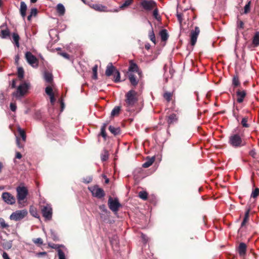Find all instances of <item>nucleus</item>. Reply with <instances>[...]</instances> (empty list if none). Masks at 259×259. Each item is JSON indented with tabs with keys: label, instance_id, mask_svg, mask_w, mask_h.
Listing matches in <instances>:
<instances>
[{
	"label": "nucleus",
	"instance_id": "f257e3e1",
	"mask_svg": "<svg viewBox=\"0 0 259 259\" xmlns=\"http://www.w3.org/2000/svg\"><path fill=\"white\" fill-rule=\"evenodd\" d=\"M228 144L234 148H239L246 145L244 130L240 127L234 129L228 138Z\"/></svg>",
	"mask_w": 259,
	"mask_h": 259
},
{
	"label": "nucleus",
	"instance_id": "f03ea898",
	"mask_svg": "<svg viewBox=\"0 0 259 259\" xmlns=\"http://www.w3.org/2000/svg\"><path fill=\"white\" fill-rule=\"evenodd\" d=\"M138 101V93L134 90H131L125 95L124 106L125 110L129 112L135 111V107Z\"/></svg>",
	"mask_w": 259,
	"mask_h": 259
},
{
	"label": "nucleus",
	"instance_id": "7ed1b4c3",
	"mask_svg": "<svg viewBox=\"0 0 259 259\" xmlns=\"http://www.w3.org/2000/svg\"><path fill=\"white\" fill-rule=\"evenodd\" d=\"M17 197L19 203L24 202L28 194V191L26 187L24 186H18L16 188Z\"/></svg>",
	"mask_w": 259,
	"mask_h": 259
},
{
	"label": "nucleus",
	"instance_id": "20e7f679",
	"mask_svg": "<svg viewBox=\"0 0 259 259\" xmlns=\"http://www.w3.org/2000/svg\"><path fill=\"white\" fill-rule=\"evenodd\" d=\"M108 207L113 212H117L119 208L121 207V204L119 203L118 198L113 199L110 196L108 200Z\"/></svg>",
	"mask_w": 259,
	"mask_h": 259
},
{
	"label": "nucleus",
	"instance_id": "39448f33",
	"mask_svg": "<svg viewBox=\"0 0 259 259\" xmlns=\"http://www.w3.org/2000/svg\"><path fill=\"white\" fill-rule=\"evenodd\" d=\"M141 7L146 12H150L157 6L154 0H143L140 3Z\"/></svg>",
	"mask_w": 259,
	"mask_h": 259
},
{
	"label": "nucleus",
	"instance_id": "423d86ee",
	"mask_svg": "<svg viewBox=\"0 0 259 259\" xmlns=\"http://www.w3.org/2000/svg\"><path fill=\"white\" fill-rule=\"evenodd\" d=\"M27 214V210L25 209L16 210L11 214L10 219L15 221H20L24 219Z\"/></svg>",
	"mask_w": 259,
	"mask_h": 259
},
{
	"label": "nucleus",
	"instance_id": "0eeeda50",
	"mask_svg": "<svg viewBox=\"0 0 259 259\" xmlns=\"http://www.w3.org/2000/svg\"><path fill=\"white\" fill-rule=\"evenodd\" d=\"M28 85L26 83H23L19 85L16 92L13 93V96L16 97L23 96L27 92Z\"/></svg>",
	"mask_w": 259,
	"mask_h": 259
},
{
	"label": "nucleus",
	"instance_id": "6e6552de",
	"mask_svg": "<svg viewBox=\"0 0 259 259\" xmlns=\"http://www.w3.org/2000/svg\"><path fill=\"white\" fill-rule=\"evenodd\" d=\"M89 189L91 191L93 196L99 199L103 198L105 195L104 190L99 188L97 185L94 186Z\"/></svg>",
	"mask_w": 259,
	"mask_h": 259
},
{
	"label": "nucleus",
	"instance_id": "1a4fd4ad",
	"mask_svg": "<svg viewBox=\"0 0 259 259\" xmlns=\"http://www.w3.org/2000/svg\"><path fill=\"white\" fill-rule=\"evenodd\" d=\"M25 58L28 63L33 67L38 66V60L31 52H27L25 53Z\"/></svg>",
	"mask_w": 259,
	"mask_h": 259
},
{
	"label": "nucleus",
	"instance_id": "9d476101",
	"mask_svg": "<svg viewBox=\"0 0 259 259\" xmlns=\"http://www.w3.org/2000/svg\"><path fill=\"white\" fill-rule=\"evenodd\" d=\"M42 216L46 220L50 221L52 219L53 210L52 208L49 205L43 206L41 209Z\"/></svg>",
	"mask_w": 259,
	"mask_h": 259
},
{
	"label": "nucleus",
	"instance_id": "9b49d317",
	"mask_svg": "<svg viewBox=\"0 0 259 259\" xmlns=\"http://www.w3.org/2000/svg\"><path fill=\"white\" fill-rule=\"evenodd\" d=\"M2 197L3 200L9 204H13L15 203L16 200L14 196L9 192H4Z\"/></svg>",
	"mask_w": 259,
	"mask_h": 259
},
{
	"label": "nucleus",
	"instance_id": "f8f14e48",
	"mask_svg": "<svg viewBox=\"0 0 259 259\" xmlns=\"http://www.w3.org/2000/svg\"><path fill=\"white\" fill-rule=\"evenodd\" d=\"M200 31V29L198 26H196L194 30H191L190 43L192 46H194L196 44Z\"/></svg>",
	"mask_w": 259,
	"mask_h": 259
},
{
	"label": "nucleus",
	"instance_id": "ddd939ff",
	"mask_svg": "<svg viewBox=\"0 0 259 259\" xmlns=\"http://www.w3.org/2000/svg\"><path fill=\"white\" fill-rule=\"evenodd\" d=\"M236 101L238 103H242L246 96V91L244 90L238 89L236 92Z\"/></svg>",
	"mask_w": 259,
	"mask_h": 259
},
{
	"label": "nucleus",
	"instance_id": "4468645a",
	"mask_svg": "<svg viewBox=\"0 0 259 259\" xmlns=\"http://www.w3.org/2000/svg\"><path fill=\"white\" fill-rule=\"evenodd\" d=\"M130 66L128 67V72L133 73L134 72H137L139 75H141L142 72L140 70L138 65L135 63L133 60H130Z\"/></svg>",
	"mask_w": 259,
	"mask_h": 259
},
{
	"label": "nucleus",
	"instance_id": "2eb2a0df",
	"mask_svg": "<svg viewBox=\"0 0 259 259\" xmlns=\"http://www.w3.org/2000/svg\"><path fill=\"white\" fill-rule=\"evenodd\" d=\"M259 46V31H256L252 38L250 45L248 47L249 48H256Z\"/></svg>",
	"mask_w": 259,
	"mask_h": 259
},
{
	"label": "nucleus",
	"instance_id": "dca6fc26",
	"mask_svg": "<svg viewBox=\"0 0 259 259\" xmlns=\"http://www.w3.org/2000/svg\"><path fill=\"white\" fill-rule=\"evenodd\" d=\"M46 93L49 96L50 98V102L52 104H54L56 101V99L55 98L54 93L53 92V88L52 86L48 85L45 89Z\"/></svg>",
	"mask_w": 259,
	"mask_h": 259
},
{
	"label": "nucleus",
	"instance_id": "f3484780",
	"mask_svg": "<svg viewBox=\"0 0 259 259\" xmlns=\"http://www.w3.org/2000/svg\"><path fill=\"white\" fill-rule=\"evenodd\" d=\"M116 68L113 65L112 63H109L106 67L105 75L107 76H110L115 73Z\"/></svg>",
	"mask_w": 259,
	"mask_h": 259
},
{
	"label": "nucleus",
	"instance_id": "a211bd4d",
	"mask_svg": "<svg viewBox=\"0 0 259 259\" xmlns=\"http://www.w3.org/2000/svg\"><path fill=\"white\" fill-rule=\"evenodd\" d=\"M44 78L47 82L53 85V76L51 73L47 71H45Z\"/></svg>",
	"mask_w": 259,
	"mask_h": 259
},
{
	"label": "nucleus",
	"instance_id": "6ab92c4d",
	"mask_svg": "<svg viewBox=\"0 0 259 259\" xmlns=\"http://www.w3.org/2000/svg\"><path fill=\"white\" fill-rule=\"evenodd\" d=\"M128 79L130 80V83L134 87L137 86L139 82L138 79L136 76L132 72H127Z\"/></svg>",
	"mask_w": 259,
	"mask_h": 259
},
{
	"label": "nucleus",
	"instance_id": "aec40b11",
	"mask_svg": "<svg viewBox=\"0 0 259 259\" xmlns=\"http://www.w3.org/2000/svg\"><path fill=\"white\" fill-rule=\"evenodd\" d=\"M27 9V5L24 2L20 3V8L19 9L21 16L23 19H25L26 15V11Z\"/></svg>",
	"mask_w": 259,
	"mask_h": 259
},
{
	"label": "nucleus",
	"instance_id": "412c9836",
	"mask_svg": "<svg viewBox=\"0 0 259 259\" xmlns=\"http://www.w3.org/2000/svg\"><path fill=\"white\" fill-rule=\"evenodd\" d=\"M232 86L233 87V91H235V88H239L241 87V83L239 80L238 75L237 74L234 75L233 77Z\"/></svg>",
	"mask_w": 259,
	"mask_h": 259
},
{
	"label": "nucleus",
	"instance_id": "4be33fe9",
	"mask_svg": "<svg viewBox=\"0 0 259 259\" xmlns=\"http://www.w3.org/2000/svg\"><path fill=\"white\" fill-rule=\"evenodd\" d=\"M168 126L176 122L178 120V118L176 114L172 113L167 116L166 118Z\"/></svg>",
	"mask_w": 259,
	"mask_h": 259
},
{
	"label": "nucleus",
	"instance_id": "5701e85b",
	"mask_svg": "<svg viewBox=\"0 0 259 259\" xmlns=\"http://www.w3.org/2000/svg\"><path fill=\"white\" fill-rule=\"evenodd\" d=\"M246 245L244 243H240L238 247V253L240 256H244L246 252Z\"/></svg>",
	"mask_w": 259,
	"mask_h": 259
},
{
	"label": "nucleus",
	"instance_id": "b1692460",
	"mask_svg": "<svg viewBox=\"0 0 259 259\" xmlns=\"http://www.w3.org/2000/svg\"><path fill=\"white\" fill-rule=\"evenodd\" d=\"M3 26L0 27V36L2 38H6L8 37H10V32L8 28L3 29Z\"/></svg>",
	"mask_w": 259,
	"mask_h": 259
},
{
	"label": "nucleus",
	"instance_id": "393cba45",
	"mask_svg": "<svg viewBox=\"0 0 259 259\" xmlns=\"http://www.w3.org/2000/svg\"><path fill=\"white\" fill-rule=\"evenodd\" d=\"M159 35L160 36L162 41H165L167 40L168 38V34L167 30L163 29L159 32Z\"/></svg>",
	"mask_w": 259,
	"mask_h": 259
},
{
	"label": "nucleus",
	"instance_id": "a878e982",
	"mask_svg": "<svg viewBox=\"0 0 259 259\" xmlns=\"http://www.w3.org/2000/svg\"><path fill=\"white\" fill-rule=\"evenodd\" d=\"M134 3V0H125L123 3L120 5L119 9L123 10L127 8Z\"/></svg>",
	"mask_w": 259,
	"mask_h": 259
},
{
	"label": "nucleus",
	"instance_id": "bb28decb",
	"mask_svg": "<svg viewBox=\"0 0 259 259\" xmlns=\"http://www.w3.org/2000/svg\"><path fill=\"white\" fill-rule=\"evenodd\" d=\"M173 95V92H165L163 95V97L167 102H169L172 100Z\"/></svg>",
	"mask_w": 259,
	"mask_h": 259
},
{
	"label": "nucleus",
	"instance_id": "cd10ccee",
	"mask_svg": "<svg viewBox=\"0 0 259 259\" xmlns=\"http://www.w3.org/2000/svg\"><path fill=\"white\" fill-rule=\"evenodd\" d=\"M249 120V117L248 116H245L243 118H242L240 124L243 127L245 128H248L250 127V124L248 123V121Z\"/></svg>",
	"mask_w": 259,
	"mask_h": 259
},
{
	"label": "nucleus",
	"instance_id": "c85d7f7f",
	"mask_svg": "<svg viewBox=\"0 0 259 259\" xmlns=\"http://www.w3.org/2000/svg\"><path fill=\"white\" fill-rule=\"evenodd\" d=\"M121 110V107L117 106H115L111 111V116L112 117L117 116L120 113Z\"/></svg>",
	"mask_w": 259,
	"mask_h": 259
},
{
	"label": "nucleus",
	"instance_id": "c756f323",
	"mask_svg": "<svg viewBox=\"0 0 259 259\" xmlns=\"http://www.w3.org/2000/svg\"><path fill=\"white\" fill-rule=\"evenodd\" d=\"M152 10H153V16L154 17V18L156 20H157L158 21H160L161 20V17L159 15V11H158V9L157 8V6L156 7Z\"/></svg>",
	"mask_w": 259,
	"mask_h": 259
},
{
	"label": "nucleus",
	"instance_id": "7c9ffc66",
	"mask_svg": "<svg viewBox=\"0 0 259 259\" xmlns=\"http://www.w3.org/2000/svg\"><path fill=\"white\" fill-rule=\"evenodd\" d=\"M57 11L61 16L63 15L65 12V9L64 6L61 4H59L57 6Z\"/></svg>",
	"mask_w": 259,
	"mask_h": 259
},
{
	"label": "nucleus",
	"instance_id": "2f4dec72",
	"mask_svg": "<svg viewBox=\"0 0 259 259\" xmlns=\"http://www.w3.org/2000/svg\"><path fill=\"white\" fill-rule=\"evenodd\" d=\"M249 212H250V210L249 209L246 211V212L245 213L244 217L243 218V220L241 225V227L245 226L246 225V223L248 221L249 217Z\"/></svg>",
	"mask_w": 259,
	"mask_h": 259
},
{
	"label": "nucleus",
	"instance_id": "473e14b6",
	"mask_svg": "<svg viewBox=\"0 0 259 259\" xmlns=\"http://www.w3.org/2000/svg\"><path fill=\"white\" fill-rule=\"evenodd\" d=\"M109 130L112 134H113L115 136L119 135L120 132V129L119 127H115L112 125L109 126Z\"/></svg>",
	"mask_w": 259,
	"mask_h": 259
},
{
	"label": "nucleus",
	"instance_id": "72a5a7b5",
	"mask_svg": "<svg viewBox=\"0 0 259 259\" xmlns=\"http://www.w3.org/2000/svg\"><path fill=\"white\" fill-rule=\"evenodd\" d=\"M155 160V157H152L150 158H149L147 160V161L143 164V167L144 168H148L150 166Z\"/></svg>",
	"mask_w": 259,
	"mask_h": 259
},
{
	"label": "nucleus",
	"instance_id": "f704fd0d",
	"mask_svg": "<svg viewBox=\"0 0 259 259\" xmlns=\"http://www.w3.org/2000/svg\"><path fill=\"white\" fill-rule=\"evenodd\" d=\"M29 212L33 217L37 218H39V214L35 207L31 206L29 209Z\"/></svg>",
	"mask_w": 259,
	"mask_h": 259
},
{
	"label": "nucleus",
	"instance_id": "c9c22d12",
	"mask_svg": "<svg viewBox=\"0 0 259 259\" xmlns=\"http://www.w3.org/2000/svg\"><path fill=\"white\" fill-rule=\"evenodd\" d=\"M93 7L95 10L100 12L106 11V10L107 9V8L105 6L99 4L94 5Z\"/></svg>",
	"mask_w": 259,
	"mask_h": 259
},
{
	"label": "nucleus",
	"instance_id": "e433bc0d",
	"mask_svg": "<svg viewBox=\"0 0 259 259\" xmlns=\"http://www.w3.org/2000/svg\"><path fill=\"white\" fill-rule=\"evenodd\" d=\"M12 37L14 40V42L15 43L16 46L17 47H19V41L20 39V37L19 35L16 33H13L12 34Z\"/></svg>",
	"mask_w": 259,
	"mask_h": 259
},
{
	"label": "nucleus",
	"instance_id": "4c0bfd02",
	"mask_svg": "<svg viewBox=\"0 0 259 259\" xmlns=\"http://www.w3.org/2000/svg\"><path fill=\"white\" fill-rule=\"evenodd\" d=\"M18 132L20 136L21 137L22 140L24 142H25L26 139V133H25V132L24 131V130H22L20 127H18Z\"/></svg>",
	"mask_w": 259,
	"mask_h": 259
},
{
	"label": "nucleus",
	"instance_id": "58836bf2",
	"mask_svg": "<svg viewBox=\"0 0 259 259\" xmlns=\"http://www.w3.org/2000/svg\"><path fill=\"white\" fill-rule=\"evenodd\" d=\"M149 37L151 41L156 44V38L153 29L149 32Z\"/></svg>",
	"mask_w": 259,
	"mask_h": 259
},
{
	"label": "nucleus",
	"instance_id": "ea45409f",
	"mask_svg": "<svg viewBox=\"0 0 259 259\" xmlns=\"http://www.w3.org/2000/svg\"><path fill=\"white\" fill-rule=\"evenodd\" d=\"M114 75V81L115 82H118L120 81V74L118 70H116L113 74Z\"/></svg>",
	"mask_w": 259,
	"mask_h": 259
},
{
	"label": "nucleus",
	"instance_id": "a19ab883",
	"mask_svg": "<svg viewBox=\"0 0 259 259\" xmlns=\"http://www.w3.org/2000/svg\"><path fill=\"white\" fill-rule=\"evenodd\" d=\"M108 157H109V153H108V151H107L106 150H104V152L103 153H102L101 155V160L103 161H106L108 159Z\"/></svg>",
	"mask_w": 259,
	"mask_h": 259
},
{
	"label": "nucleus",
	"instance_id": "79ce46f5",
	"mask_svg": "<svg viewBox=\"0 0 259 259\" xmlns=\"http://www.w3.org/2000/svg\"><path fill=\"white\" fill-rule=\"evenodd\" d=\"M139 196L143 200H146L148 198V193L146 191H140L139 193Z\"/></svg>",
	"mask_w": 259,
	"mask_h": 259
},
{
	"label": "nucleus",
	"instance_id": "37998d69",
	"mask_svg": "<svg viewBox=\"0 0 259 259\" xmlns=\"http://www.w3.org/2000/svg\"><path fill=\"white\" fill-rule=\"evenodd\" d=\"M24 70L22 67L18 68V77L20 79H22L24 77Z\"/></svg>",
	"mask_w": 259,
	"mask_h": 259
},
{
	"label": "nucleus",
	"instance_id": "c03bdc74",
	"mask_svg": "<svg viewBox=\"0 0 259 259\" xmlns=\"http://www.w3.org/2000/svg\"><path fill=\"white\" fill-rule=\"evenodd\" d=\"M177 17L180 24L181 25L183 20H184V14L183 13H177Z\"/></svg>",
	"mask_w": 259,
	"mask_h": 259
},
{
	"label": "nucleus",
	"instance_id": "a18cd8bd",
	"mask_svg": "<svg viewBox=\"0 0 259 259\" xmlns=\"http://www.w3.org/2000/svg\"><path fill=\"white\" fill-rule=\"evenodd\" d=\"M238 111L239 108L237 107H236V109L233 111V115L238 122L239 121V115L238 114Z\"/></svg>",
	"mask_w": 259,
	"mask_h": 259
},
{
	"label": "nucleus",
	"instance_id": "49530a36",
	"mask_svg": "<svg viewBox=\"0 0 259 259\" xmlns=\"http://www.w3.org/2000/svg\"><path fill=\"white\" fill-rule=\"evenodd\" d=\"M97 70H98V66L97 65H95L93 69H92V70H93V78L94 79H97L98 77H97Z\"/></svg>",
	"mask_w": 259,
	"mask_h": 259
},
{
	"label": "nucleus",
	"instance_id": "de8ad7c7",
	"mask_svg": "<svg viewBox=\"0 0 259 259\" xmlns=\"http://www.w3.org/2000/svg\"><path fill=\"white\" fill-rule=\"evenodd\" d=\"M259 195V188H256L254 190L252 191L251 197L253 198H256Z\"/></svg>",
	"mask_w": 259,
	"mask_h": 259
},
{
	"label": "nucleus",
	"instance_id": "09e8293b",
	"mask_svg": "<svg viewBox=\"0 0 259 259\" xmlns=\"http://www.w3.org/2000/svg\"><path fill=\"white\" fill-rule=\"evenodd\" d=\"M249 155L251 156L253 158L257 159L258 158L257 153L255 149H251L249 152Z\"/></svg>",
	"mask_w": 259,
	"mask_h": 259
},
{
	"label": "nucleus",
	"instance_id": "8fccbe9b",
	"mask_svg": "<svg viewBox=\"0 0 259 259\" xmlns=\"http://www.w3.org/2000/svg\"><path fill=\"white\" fill-rule=\"evenodd\" d=\"M0 227L2 228H7L9 227V225L5 223L4 219L0 218Z\"/></svg>",
	"mask_w": 259,
	"mask_h": 259
},
{
	"label": "nucleus",
	"instance_id": "3c124183",
	"mask_svg": "<svg viewBox=\"0 0 259 259\" xmlns=\"http://www.w3.org/2000/svg\"><path fill=\"white\" fill-rule=\"evenodd\" d=\"M59 259H66L64 252L60 249L58 250Z\"/></svg>",
	"mask_w": 259,
	"mask_h": 259
},
{
	"label": "nucleus",
	"instance_id": "603ef678",
	"mask_svg": "<svg viewBox=\"0 0 259 259\" xmlns=\"http://www.w3.org/2000/svg\"><path fill=\"white\" fill-rule=\"evenodd\" d=\"M250 2H249L244 7V13L245 14H247L250 12Z\"/></svg>",
	"mask_w": 259,
	"mask_h": 259
},
{
	"label": "nucleus",
	"instance_id": "864d4df0",
	"mask_svg": "<svg viewBox=\"0 0 259 259\" xmlns=\"http://www.w3.org/2000/svg\"><path fill=\"white\" fill-rule=\"evenodd\" d=\"M237 28L239 29H243L244 23V22L240 20H238L237 22Z\"/></svg>",
	"mask_w": 259,
	"mask_h": 259
},
{
	"label": "nucleus",
	"instance_id": "5fc2aeb1",
	"mask_svg": "<svg viewBox=\"0 0 259 259\" xmlns=\"http://www.w3.org/2000/svg\"><path fill=\"white\" fill-rule=\"evenodd\" d=\"M33 242L36 244L40 245L42 244L43 241L41 238H37L33 240Z\"/></svg>",
	"mask_w": 259,
	"mask_h": 259
},
{
	"label": "nucleus",
	"instance_id": "6e6d98bb",
	"mask_svg": "<svg viewBox=\"0 0 259 259\" xmlns=\"http://www.w3.org/2000/svg\"><path fill=\"white\" fill-rule=\"evenodd\" d=\"M38 13V10L36 8H32L30 10V14L32 16H36Z\"/></svg>",
	"mask_w": 259,
	"mask_h": 259
},
{
	"label": "nucleus",
	"instance_id": "4d7b16f0",
	"mask_svg": "<svg viewBox=\"0 0 259 259\" xmlns=\"http://www.w3.org/2000/svg\"><path fill=\"white\" fill-rule=\"evenodd\" d=\"M99 136H101L103 137L105 139H106L107 137V134L106 133V130L105 129H101V132L100 134L99 135Z\"/></svg>",
	"mask_w": 259,
	"mask_h": 259
},
{
	"label": "nucleus",
	"instance_id": "13d9d810",
	"mask_svg": "<svg viewBox=\"0 0 259 259\" xmlns=\"http://www.w3.org/2000/svg\"><path fill=\"white\" fill-rule=\"evenodd\" d=\"M10 106V109L12 111L15 112L16 110L17 106L15 103H11Z\"/></svg>",
	"mask_w": 259,
	"mask_h": 259
},
{
	"label": "nucleus",
	"instance_id": "bf43d9fd",
	"mask_svg": "<svg viewBox=\"0 0 259 259\" xmlns=\"http://www.w3.org/2000/svg\"><path fill=\"white\" fill-rule=\"evenodd\" d=\"M59 54L61 56H62V57L65 58V59H69V55L67 53H65V52L59 53Z\"/></svg>",
	"mask_w": 259,
	"mask_h": 259
},
{
	"label": "nucleus",
	"instance_id": "052dcab7",
	"mask_svg": "<svg viewBox=\"0 0 259 259\" xmlns=\"http://www.w3.org/2000/svg\"><path fill=\"white\" fill-rule=\"evenodd\" d=\"M16 80H17L16 79H13L12 83L11 84V88L14 89V88H16Z\"/></svg>",
	"mask_w": 259,
	"mask_h": 259
},
{
	"label": "nucleus",
	"instance_id": "680f3d73",
	"mask_svg": "<svg viewBox=\"0 0 259 259\" xmlns=\"http://www.w3.org/2000/svg\"><path fill=\"white\" fill-rule=\"evenodd\" d=\"M16 144L18 147L23 148V146L20 144V139L18 138H17Z\"/></svg>",
	"mask_w": 259,
	"mask_h": 259
},
{
	"label": "nucleus",
	"instance_id": "e2e57ef3",
	"mask_svg": "<svg viewBox=\"0 0 259 259\" xmlns=\"http://www.w3.org/2000/svg\"><path fill=\"white\" fill-rule=\"evenodd\" d=\"M22 156V154L19 152H16L15 158L17 159H21Z\"/></svg>",
	"mask_w": 259,
	"mask_h": 259
},
{
	"label": "nucleus",
	"instance_id": "0e129e2a",
	"mask_svg": "<svg viewBox=\"0 0 259 259\" xmlns=\"http://www.w3.org/2000/svg\"><path fill=\"white\" fill-rule=\"evenodd\" d=\"M100 209L101 210H102V211L106 212L107 211L105 205H102L100 206Z\"/></svg>",
	"mask_w": 259,
	"mask_h": 259
},
{
	"label": "nucleus",
	"instance_id": "69168bd1",
	"mask_svg": "<svg viewBox=\"0 0 259 259\" xmlns=\"http://www.w3.org/2000/svg\"><path fill=\"white\" fill-rule=\"evenodd\" d=\"M3 257L4 259H10L8 256V254L6 252H3Z\"/></svg>",
	"mask_w": 259,
	"mask_h": 259
},
{
	"label": "nucleus",
	"instance_id": "338daca9",
	"mask_svg": "<svg viewBox=\"0 0 259 259\" xmlns=\"http://www.w3.org/2000/svg\"><path fill=\"white\" fill-rule=\"evenodd\" d=\"M49 246H50L51 248H57L58 247V246L57 244H49Z\"/></svg>",
	"mask_w": 259,
	"mask_h": 259
},
{
	"label": "nucleus",
	"instance_id": "774afa93",
	"mask_svg": "<svg viewBox=\"0 0 259 259\" xmlns=\"http://www.w3.org/2000/svg\"><path fill=\"white\" fill-rule=\"evenodd\" d=\"M60 104H61V111H62L65 107V104H64V102H63L62 100H61V101H60Z\"/></svg>",
	"mask_w": 259,
	"mask_h": 259
}]
</instances>
